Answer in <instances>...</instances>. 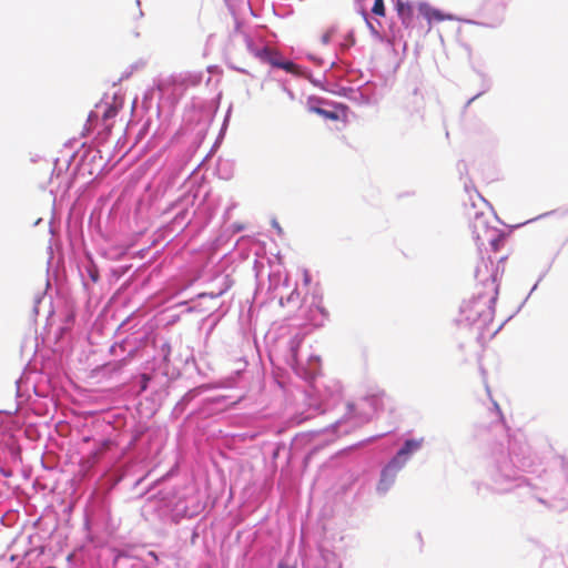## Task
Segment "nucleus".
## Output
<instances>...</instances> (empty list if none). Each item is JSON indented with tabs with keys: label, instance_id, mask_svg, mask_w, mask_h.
Instances as JSON below:
<instances>
[{
	"label": "nucleus",
	"instance_id": "9b49d317",
	"mask_svg": "<svg viewBox=\"0 0 568 568\" xmlns=\"http://www.w3.org/2000/svg\"><path fill=\"white\" fill-rule=\"evenodd\" d=\"M328 39H329V38H327V37L322 38V43H323V44H327V43H328Z\"/></svg>",
	"mask_w": 568,
	"mask_h": 568
},
{
	"label": "nucleus",
	"instance_id": "1a4fd4ad",
	"mask_svg": "<svg viewBox=\"0 0 568 568\" xmlns=\"http://www.w3.org/2000/svg\"><path fill=\"white\" fill-rule=\"evenodd\" d=\"M372 12L375 16L384 17L385 16L384 0H374V4L372 7Z\"/></svg>",
	"mask_w": 568,
	"mask_h": 568
},
{
	"label": "nucleus",
	"instance_id": "39448f33",
	"mask_svg": "<svg viewBox=\"0 0 568 568\" xmlns=\"http://www.w3.org/2000/svg\"><path fill=\"white\" fill-rule=\"evenodd\" d=\"M375 404H376L375 397H367V398L361 399L357 404H348L347 407L352 415L365 416V415H367L366 409H365L366 406L373 407Z\"/></svg>",
	"mask_w": 568,
	"mask_h": 568
},
{
	"label": "nucleus",
	"instance_id": "9d476101",
	"mask_svg": "<svg viewBox=\"0 0 568 568\" xmlns=\"http://www.w3.org/2000/svg\"><path fill=\"white\" fill-rule=\"evenodd\" d=\"M414 95H420V91L418 88H415L413 91Z\"/></svg>",
	"mask_w": 568,
	"mask_h": 568
},
{
	"label": "nucleus",
	"instance_id": "6e6552de",
	"mask_svg": "<svg viewBox=\"0 0 568 568\" xmlns=\"http://www.w3.org/2000/svg\"><path fill=\"white\" fill-rule=\"evenodd\" d=\"M312 111L328 120L336 121L339 119L338 114L334 111L324 110L322 108H313Z\"/></svg>",
	"mask_w": 568,
	"mask_h": 568
},
{
	"label": "nucleus",
	"instance_id": "f257e3e1",
	"mask_svg": "<svg viewBox=\"0 0 568 568\" xmlns=\"http://www.w3.org/2000/svg\"><path fill=\"white\" fill-rule=\"evenodd\" d=\"M423 439H407L404 446L398 450L396 456L383 470L381 484H385V487L390 484L395 477L397 470L405 464L407 457L418 450L422 446Z\"/></svg>",
	"mask_w": 568,
	"mask_h": 568
},
{
	"label": "nucleus",
	"instance_id": "f03ea898",
	"mask_svg": "<svg viewBox=\"0 0 568 568\" xmlns=\"http://www.w3.org/2000/svg\"><path fill=\"white\" fill-rule=\"evenodd\" d=\"M251 52L261 61L267 62L275 68L283 69L290 73L298 72V67L294 62L284 60L282 54L272 47L251 48Z\"/></svg>",
	"mask_w": 568,
	"mask_h": 568
},
{
	"label": "nucleus",
	"instance_id": "20e7f679",
	"mask_svg": "<svg viewBox=\"0 0 568 568\" xmlns=\"http://www.w3.org/2000/svg\"><path fill=\"white\" fill-rule=\"evenodd\" d=\"M470 227L473 237L478 245H483L485 241L489 237V235L495 234L496 230L488 225V222L485 219L484 214H476Z\"/></svg>",
	"mask_w": 568,
	"mask_h": 568
},
{
	"label": "nucleus",
	"instance_id": "423d86ee",
	"mask_svg": "<svg viewBox=\"0 0 568 568\" xmlns=\"http://www.w3.org/2000/svg\"><path fill=\"white\" fill-rule=\"evenodd\" d=\"M396 11L404 24H410L413 19V7L409 3L397 0Z\"/></svg>",
	"mask_w": 568,
	"mask_h": 568
},
{
	"label": "nucleus",
	"instance_id": "7ed1b4c3",
	"mask_svg": "<svg viewBox=\"0 0 568 568\" xmlns=\"http://www.w3.org/2000/svg\"><path fill=\"white\" fill-rule=\"evenodd\" d=\"M418 13L428 21L430 28H434L435 26L446 21L454 24H458V21L454 19L453 16L444 14L442 11L432 8L427 3H420L418 6Z\"/></svg>",
	"mask_w": 568,
	"mask_h": 568
},
{
	"label": "nucleus",
	"instance_id": "0eeeda50",
	"mask_svg": "<svg viewBox=\"0 0 568 568\" xmlns=\"http://www.w3.org/2000/svg\"><path fill=\"white\" fill-rule=\"evenodd\" d=\"M505 239L506 237L504 233H500L498 230H495V234L489 235V237L486 241L490 244L491 250L494 252H498L500 247L504 245Z\"/></svg>",
	"mask_w": 568,
	"mask_h": 568
}]
</instances>
